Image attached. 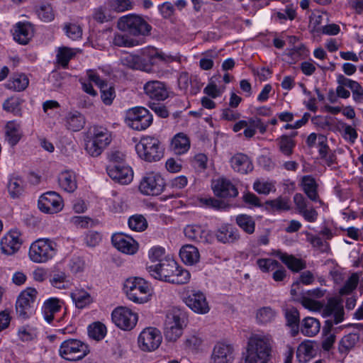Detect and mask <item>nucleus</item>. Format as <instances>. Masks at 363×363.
Listing matches in <instances>:
<instances>
[{"instance_id": "f257e3e1", "label": "nucleus", "mask_w": 363, "mask_h": 363, "mask_svg": "<svg viewBox=\"0 0 363 363\" xmlns=\"http://www.w3.org/2000/svg\"><path fill=\"white\" fill-rule=\"evenodd\" d=\"M344 308L342 304L335 298H330L323 308V315L324 317L333 316V319L327 320L323 328V340L322 341V348L325 351H329L333 347L335 342V335L332 333L333 325L338 324L344 320Z\"/></svg>"}, {"instance_id": "f03ea898", "label": "nucleus", "mask_w": 363, "mask_h": 363, "mask_svg": "<svg viewBox=\"0 0 363 363\" xmlns=\"http://www.w3.org/2000/svg\"><path fill=\"white\" fill-rule=\"evenodd\" d=\"M272 347V339L268 334H252L248 339L245 363H268Z\"/></svg>"}, {"instance_id": "7ed1b4c3", "label": "nucleus", "mask_w": 363, "mask_h": 363, "mask_svg": "<svg viewBox=\"0 0 363 363\" xmlns=\"http://www.w3.org/2000/svg\"><path fill=\"white\" fill-rule=\"evenodd\" d=\"M124 291L130 301L138 303L147 302L151 295L150 284L140 277L127 279L124 283Z\"/></svg>"}, {"instance_id": "20e7f679", "label": "nucleus", "mask_w": 363, "mask_h": 363, "mask_svg": "<svg viewBox=\"0 0 363 363\" xmlns=\"http://www.w3.org/2000/svg\"><path fill=\"white\" fill-rule=\"evenodd\" d=\"M87 344L78 339L69 338L64 340L59 348V355L69 362H77L84 359L89 353Z\"/></svg>"}, {"instance_id": "39448f33", "label": "nucleus", "mask_w": 363, "mask_h": 363, "mask_svg": "<svg viewBox=\"0 0 363 363\" xmlns=\"http://www.w3.org/2000/svg\"><path fill=\"white\" fill-rule=\"evenodd\" d=\"M138 156L149 162L159 161L163 157V150L157 138L145 136L135 146Z\"/></svg>"}, {"instance_id": "423d86ee", "label": "nucleus", "mask_w": 363, "mask_h": 363, "mask_svg": "<svg viewBox=\"0 0 363 363\" xmlns=\"http://www.w3.org/2000/svg\"><path fill=\"white\" fill-rule=\"evenodd\" d=\"M118 28L135 36L147 35L152 29L145 19L133 13L121 17L118 21Z\"/></svg>"}, {"instance_id": "0eeeda50", "label": "nucleus", "mask_w": 363, "mask_h": 363, "mask_svg": "<svg viewBox=\"0 0 363 363\" xmlns=\"http://www.w3.org/2000/svg\"><path fill=\"white\" fill-rule=\"evenodd\" d=\"M56 254V244L50 239L40 238L33 242L29 249L30 259L43 263L52 259Z\"/></svg>"}, {"instance_id": "6e6552de", "label": "nucleus", "mask_w": 363, "mask_h": 363, "mask_svg": "<svg viewBox=\"0 0 363 363\" xmlns=\"http://www.w3.org/2000/svg\"><path fill=\"white\" fill-rule=\"evenodd\" d=\"M37 294L34 288H27L19 294L16 302V312L19 318L26 320L35 313Z\"/></svg>"}, {"instance_id": "1a4fd4ad", "label": "nucleus", "mask_w": 363, "mask_h": 363, "mask_svg": "<svg viewBox=\"0 0 363 363\" xmlns=\"http://www.w3.org/2000/svg\"><path fill=\"white\" fill-rule=\"evenodd\" d=\"M184 314L179 310H172L166 315L164 335L169 342H175L183 332Z\"/></svg>"}, {"instance_id": "9d476101", "label": "nucleus", "mask_w": 363, "mask_h": 363, "mask_svg": "<svg viewBox=\"0 0 363 363\" xmlns=\"http://www.w3.org/2000/svg\"><path fill=\"white\" fill-rule=\"evenodd\" d=\"M152 115L143 107L129 109L125 118L127 125L136 130H145L152 124Z\"/></svg>"}, {"instance_id": "9b49d317", "label": "nucleus", "mask_w": 363, "mask_h": 363, "mask_svg": "<svg viewBox=\"0 0 363 363\" xmlns=\"http://www.w3.org/2000/svg\"><path fill=\"white\" fill-rule=\"evenodd\" d=\"M165 182L158 173H147L141 179L139 184L140 191L147 196H158L162 193Z\"/></svg>"}, {"instance_id": "f8f14e48", "label": "nucleus", "mask_w": 363, "mask_h": 363, "mask_svg": "<svg viewBox=\"0 0 363 363\" xmlns=\"http://www.w3.org/2000/svg\"><path fill=\"white\" fill-rule=\"evenodd\" d=\"M162 340V334L157 328L148 327L140 333L138 344L142 351L152 352L160 347Z\"/></svg>"}, {"instance_id": "ddd939ff", "label": "nucleus", "mask_w": 363, "mask_h": 363, "mask_svg": "<svg viewBox=\"0 0 363 363\" xmlns=\"http://www.w3.org/2000/svg\"><path fill=\"white\" fill-rule=\"evenodd\" d=\"M113 322L121 329L130 330L138 321V315L126 307L116 308L111 314Z\"/></svg>"}, {"instance_id": "4468645a", "label": "nucleus", "mask_w": 363, "mask_h": 363, "mask_svg": "<svg viewBox=\"0 0 363 363\" xmlns=\"http://www.w3.org/2000/svg\"><path fill=\"white\" fill-rule=\"evenodd\" d=\"M176 265L174 260L164 259L155 265L149 266L147 270L155 279L170 283L176 271Z\"/></svg>"}, {"instance_id": "2eb2a0df", "label": "nucleus", "mask_w": 363, "mask_h": 363, "mask_svg": "<svg viewBox=\"0 0 363 363\" xmlns=\"http://www.w3.org/2000/svg\"><path fill=\"white\" fill-rule=\"evenodd\" d=\"M63 201L59 194L55 191H48L38 200L39 209L46 213H56L63 208Z\"/></svg>"}, {"instance_id": "dca6fc26", "label": "nucleus", "mask_w": 363, "mask_h": 363, "mask_svg": "<svg viewBox=\"0 0 363 363\" xmlns=\"http://www.w3.org/2000/svg\"><path fill=\"white\" fill-rule=\"evenodd\" d=\"M140 56L147 60L150 70L152 65H156L159 62L167 64L179 60V57L165 54L154 47L141 49Z\"/></svg>"}, {"instance_id": "f3484780", "label": "nucleus", "mask_w": 363, "mask_h": 363, "mask_svg": "<svg viewBox=\"0 0 363 363\" xmlns=\"http://www.w3.org/2000/svg\"><path fill=\"white\" fill-rule=\"evenodd\" d=\"M186 306L195 313L206 314L210 307L203 293L199 291H192L184 299Z\"/></svg>"}, {"instance_id": "a211bd4d", "label": "nucleus", "mask_w": 363, "mask_h": 363, "mask_svg": "<svg viewBox=\"0 0 363 363\" xmlns=\"http://www.w3.org/2000/svg\"><path fill=\"white\" fill-rule=\"evenodd\" d=\"M106 170L108 176L113 180L121 184H127L133 179V173L131 168L121 164H110L107 167Z\"/></svg>"}, {"instance_id": "6ab92c4d", "label": "nucleus", "mask_w": 363, "mask_h": 363, "mask_svg": "<svg viewBox=\"0 0 363 363\" xmlns=\"http://www.w3.org/2000/svg\"><path fill=\"white\" fill-rule=\"evenodd\" d=\"M212 189L214 194L220 198H235L238 194L235 186L225 178H219L213 181Z\"/></svg>"}, {"instance_id": "aec40b11", "label": "nucleus", "mask_w": 363, "mask_h": 363, "mask_svg": "<svg viewBox=\"0 0 363 363\" xmlns=\"http://www.w3.org/2000/svg\"><path fill=\"white\" fill-rule=\"evenodd\" d=\"M0 245L4 254L7 255L15 254L22 245L21 233L16 230H11L1 238Z\"/></svg>"}, {"instance_id": "412c9836", "label": "nucleus", "mask_w": 363, "mask_h": 363, "mask_svg": "<svg viewBox=\"0 0 363 363\" xmlns=\"http://www.w3.org/2000/svg\"><path fill=\"white\" fill-rule=\"evenodd\" d=\"M234 348L231 345L217 343L213 350L211 363H232L234 359Z\"/></svg>"}, {"instance_id": "4be33fe9", "label": "nucleus", "mask_w": 363, "mask_h": 363, "mask_svg": "<svg viewBox=\"0 0 363 363\" xmlns=\"http://www.w3.org/2000/svg\"><path fill=\"white\" fill-rule=\"evenodd\" d=\"M112 243L119 251L133 255L135 253L138 248V245L132 238L123 234H115L111 238Z\"/></svg>"}, {"instance_id": "5701e85b", "label": "nucleus", "mask_w": 363, "mask_h": 363, "mask_svg": "<svg viewBox=\"0 0 363 363\" xmlns=\"http://www.w3.org/2000/svg\"><path fill=\"white\" fill-rule=\"evenodd\" d=\"M217 240L223 244H232L240 240L238 230L230 224H223L215 233Z\"/></svg>"}, {"instance_id": "b1692460", "label": "nucleus", "mask_w": 363, "mask_h": 363, "mask_svg": "<svg viewBox=\"0 0 363 363\" xmlns=\"http://www.w3.org/2000/svg\"><path fill=\"white\" fill-rule=\"evenodd\" d=\"M144 91L147 96L156 101H164L169 94L165 84L160 81H150L144 85Z\"/></svg>"}, {"instance_id": "393cba45", "label": "nucleus", "mask_w": 363, "mask_h": 363, "mask_svg": "<svg viewBox=\"0 0 363 363\" xmlns=\"http://www.w3.org/2000/svg\"><path fill=\"white\" fill-rule=\"evenodd\" d=\"M300 289V281L293 283L291 288V295L294 297V299L299 301L302 306L311 311H320L323 308V305L319 301L313 300L306 296L297 297L298 291Z\"/></svg>"}, {"instance_id": "a878e982", "label": "nucleus", "mask_w": 363, "mask_h": 363, "mask_svg": "<svg viewBox=\"0 0 363 363\" xmlns=\"http://www.w3.org/2000/svg\"><path fill=\"white\" fill-rule=\"evenodd\" d=\"M33 35V28L30 23H18L15 27L13 39L20 44H27Z\"/></svg>"}, {"instance_id": "bb28decb", "label": "nucleus", "mask_w": 363, "mask_h": 363, "mask_svg": "<svg viewBox=\"0 0 363 363\" xmlns=\"http://www.w3.org/2000/svg\"><path fill=\"white\" fill-rule=\"evenodd\" d=\"M232 168L240 174H247L252 171L253 165L250 158L245 154L238 153L230 160Z\"/></svg>"}, {"instance_id": "cd10ccee", "label": "nucleus", "mask_w": 363, "mask_h": 363, "mask_svg": "<svg viewBox=\"0 0 363 363\" xmlns=\"http://www.w3.org/2000/svg\"><path fill=\"white\" fill-rule=\"evenodd\" d=\"M123 65L133 69L150 72L149 64L139 55H128L121 59Z\"/></svg>"}, {"instance_id": "c85d7f7f", "label": "nucleus", "mask_w": 363, "mask_h": 363, "mask_svg": "<svg viewBox=\"0 0 363 363\" xmlns=\"http://www.w3.org/2000/svg\"><path fill=\"white\" fill-rule=\"evenodd\" d=\"M5 135L9 145H16L22 137L21 124L15 121H9L5 126Z\"/></svg>"}, {"instance_id": "c756f323", "label": "nucleus", "mask_w": 363, "mask_h": 363, "mask_svg": "<svg viewBox=\"0 0 363 363\" xmlns=\"http://www.w3.org/2000/svg\"><path fill=\"white\" fill-rule=\"evenodd\" d=\"M275 255L293 272H298L306 268L305 262L294 255L281 251L276 252Z\"/></svg>"}, {"instance_id": "7c9ffc66", "label": "nucleus", "mask_w": 363, "mask_h": 363, "mask_svg": "<svg viewBox=\"0 0 363 363\" xmlns=\"http://www.w3.org/2000/svg\"><path fill=\"white\" fill-rule=\"evenodd\" d=\"M91 138L96 143H99L101 146L106 147L111 141V133L104 127L102 126H93L89 130Z\"/></svg>"}, {"instance_id": "2f4dec72", "label": "nucleus", "mask_w": 363, "mask_h": 363, "mask_svg": "<svg viewBox=\"0 0 363 363\" xmlns=\"http://www.w3.org/2000/svg\"><path fill=\"white\" fill-rule=\"evenodd\" d=\"M58 183L64 191L69 193L74 192L77 188L75 175L69 171H65L60 174Z\"/></svg>"}, {"instance_id": "473e14b6", "label": "nucleus", "mask_w": 363, "mask_h": 363, "mask_svg": "<svg viewBox=\"0 0 363 363\" xmlns=\"http://www.w3.org/2000/svg\"><path fill=\"white\" fill-rule=\"evenodd\" d=\"M190 147L189 138L184 133L177 134L171 143V148L176 155H182L186 152Z\"/></svg>"}, {"instance_id": "72a5a7b5", "label": "nucleus", "mask_w": 363, "mask_h": 363, "mask_svg": "<svg viewBox=\"0 0 363 363\" xmlns=\"http://www.w3.org/2000/svg\"><path fill=\"white\" fill-rule=\"evenodd\" d=\"M286 320V325L291 328L292 336H296L298 333L299 329V313L294 307L287 308L284 312Z\"/></svg>"}, {"instance_id": "f704fd0d", "label": "nucleus", "mask_w": 363, "mask_h": 363, "mask_svg": "<svg viewBox=\"0 0 363 363\" xmlns=\"http://www.w3.org/2000/svg\"><path fill=\"white\" fill-rule=\"evenodd\" d=\"M179 255L182 260L189 265L198 262L200 257L198 249L191 245L183 246L180 250Z\"/></svg>"}, {"instance_id": "c9c22d12", "label": "nucleus", "mask_w": 363, "mask_h": 363, "mask_svg": "<svg viewBox=\"0 0 363 363\" xmlns=\"http://www.w3.org/2000/svg\"><path fill=\"white\" fill-rule=\"evenodd\" d=\"M303 189L307 196L313 201H316L318 199L317 192L318 185L315 179L310 176H304L302 179Z\"/></svg>"}, {"instance_id": "e433bc0d", "label": "nucleus", "mask_w": 363, "mask_h": 363, "mask_svg": "<svg viewBox=\"0 0 363 363\" xmlns=\"http://www.w3.org/2000/svg\"><path fill=\"white\" fill-rule=\"evenodd\" d=\"M61 306L59 304V299L51 298L47 300L43 305V311L45 320L51 323L54 318V314L58 312Z\"/></svg>"}, {"instance_id": "4c0bfd02", "label": "nucleus", "mask_w": 363, "mask_h": 363, "mask_svg": "<svg viewBox=\"0 0 363 363\" xmlns=\"http://www.w3.org/2000/svg\"><path fill=\"white\" fill-rule=\"evenodd\" d=\"M279 150L285 156L290 157L296 146L294 139L286 135H283L276 140Z\"/></svg>"}, {"instance_id": "58836bf2", "label": "nucleus", "mask_w": 363, "mask_h": 363, "mask_svg": "<svg viewBox=\"0 0 363 363\" xmlns=\"http://www.w3.org/2000/svg\"><path fill=\"white\" fill-rule=\"evenodd\" d=\"M320 328V323L316 318L307 317L303 320L301 333L308 337L315 335Z\"/></svg>"}, {"instance_id": "ea45409f", "label": "nucleus", "mask_w": 363, "mask_h": 363, "mask_svg": "<svg viewBox=\"0 0 363 363\" xmlns=\"http://www.w3.org/2000/svg\"><path fill=\"white\" fill-rule=\"evenodd\" d=\"M85 119L82 114L75 111L69 113L67 116V126L72 131H79L83 128Z\"/></svg>"}, {"instance_id": "a19ab883", "label": "nucleus", "mask_w": 363, "mask_h": 363, "mask_svg": "<svg viewBox=\"0 0 363 363\" xmlns=\"http://www.w3.org/2000/svg\"><path fill=\"white\" fill-rule=\"evenodd\" d=\"M276 311L269 306H264L256 311V321L258 324H267L272 322L276 317Z\"/></svg>"}, {"instance_id": "79ce46f5", "label": "nucleus", "mask_w": 363, "mask_h": 363, "mask_svg": "<svg viewBox=\"0 0 363 363\" xmlns=\"http://www.w3.org/2000/svg\"><path fill=\"white\" fill-rule=\"evenodd\" d=\"M184 233L187 238L196 242H207L208 232L202 230L199 226L188 225L184 229Z\"/></svg>"}, {"instance_id": "37998d69", "label": "nucleus", "mask_w": 363, "mask_h": 363, "mask_svg": "<svg viewBox=\"0 0 363 363\" xmlns=\"http://www.w3.org/2000/svg\"><path fill=\"white\" fill-rule=\"evenodd\" d=\"M359 337L357 333H350L345 335L340 341L338 350L342 354H347L359 341Z\"/></svg>"}, {"instance_id": "c03bdc74", "label": "nucleus", "mask_w": 363, "mask_h": 363, "mask_svg": "<svg viewBox=\"0 0 363 363\" xmlns=\"http://www.w3.org/2000/svg\"><path fill=\"white\" fill-rule=\"evenodd\" d=\"M237 225L248 234H252L255 229V222L253 218L246 214H240L236 217Z\"/></svg>"}, {"instance_id": "a18cd8bd", "label": "nucleus", "mask_w": 363, "mask_h": 363, "mask_svg": "<svg viewBox=\"0 0 363 363\" xmlns=\"http://www.w3.org/2000/svg\"><path fill=\"white\" fill-rule=\"evenodd\" d=\"M71 297L78 308H83L91 302L90 295L82 290L74 291L71 294Z\"/></svg>"}, {"instance_id": "49530a36", "label": "nucleus", "mask_w": 363, "mask_h": 363, "mask_svg": "<svg viewBox=\"0 0 363 363\" xmlns=\"http://www.w3.org/2000/svg\"><path fill=\"white\" fill-rule=\"evenodd\" d=\"M106 328L100 322H95L88 328L89 336L96 340H102L106 335Z\"/></svg>"}, {"instance_id": "de8ad7c7", "label": "nucleus", "mask_w": 363, "mask_h": 363, "mask_svg": "<svg viewBox=\"0 0 363 363\" xmlns=\"http://www.w3.org/2000/svg\"><path fill=\"white\" fill-rule=\"evenodd\" d=\"M29 84V79L26 75L18 74L13 77L9 82V87L17 91H23L27 88Z\"/></svg>"}, {"instance_id": "09e8293b", "label": "nucleus", "mask_w": 363, "mask_h": 363, "mask_svg": "<svg viewBox=\"0 0 363 363\" xmlns=\"http://www.w3.org/2000/svg\"><path fill=\"white\" fill-rule=\"evenodd\" d=\"M129 228L135 231L142 232L147 228V222L142 215H134L128 219Z\"/></svg>"}, {"instance_id": "8fccbe9b", "label": "nucleus", "mask_w": 363, "mask_h": 363, "mask_svg": "<svg viewBox=\"0 0 363 363\" xmlns=\"http://www.w3.org/2000/svg\"><path fill=\"white\" fill-rule=\"evenodd\" d=\"M190 278L191 274L189 272L181 267H179L177 264L176 271L174 272V274L170 283L176 284H185L189 281Z\"/></svg>"}, {"instance_id": "3c124183", "label": "nucleus", "mask_w": 363, "mask_h": 363, "mask_svg": "<svg viewBox=\"0 0 363 363\" xmlns=\"http://www.w3.org/2000/svg\"><path fill=\"white\" fill-rule=\"evenodd\" d=\"M112 43L114 45L118 47L130 48L138 45V41L136 40L132 39L128 35L121 33L114 34Z\"/></svg>"}, {"instance_id": "603ef678", "label": "nucleus", "mask_w": 363, "mask_h": 363, "mask_svg": "<svg viewBox=\"0 0 363 363\" xmlns=\"http://www.w3.org/2000/svg\"><path fill=\"white\" fill-rule=\"evenodd\" d=\"M75 52L71 48L63 47L58 50L57 55V62L63 67L68 65L69 60L74 56Z\"/></svg>"}, {"instance_id": "864d4df0", "label": "nucleus", "mask_w": 363, "mask_h": 363, "mask_svg": "<svg viewBox=\"0 0 363 363\" xmlns=\"http://www.w3.org/2000/svg\"><path fill=\"white\" fill-rule=\"evenodd\" d=\"M23 182L19 178L11 179L8 184V190L12 198L18 197L23 191Z\"/></svg>"}, {"instance_id": "5fc2aeb1", "label": "nucleus", "mask_w": 363, "mask_h": 363, "mask_svg": "<svg viewBox=\"0 0 363 363\" xmlns=\"http://www.w3.org/2000/svg\"><path fill=\"white\" fill-rule=\"evenodd\" d=\"M313 346L307 343H301L296 352V356L299 362H307L313 355Z\"/></svg>"}, {"instance_id": "6e6d98bb", "label": "nucleus", "mask_w": 363, "mask_h": 363, "mask_svg": "<svg viewBox=\"0 0 363 363\" xmlns=\"http://www.w3.org/2000/svg\"><path fill=\"white\" fill-rule=\"evenodd\" d=\"M3 108L7 111L13 113L15 116H21L22 115L21 108V102L18 99H8L3 104Z\"/></svg>"}, {"instance_id": "4d7b16f0", "label": "nucleus", "mask_w": 363, "mask_h": 363, "mask_svg": "<svg viewBox=\"0 0 363 363\" xmlns=\"http://www.w3.org/2000/svg\"><path fill=\"white\" fill-rule=\"evenodd\" d=\"M307 240L313 247L317 248L322 252H327L330 250V245L328 242L323 241L320 237L312 234H307Z\"/></svg>"}, {"instance_id": "13d9d810", "label": "nucleus", "mask_w": 363, "mask_h": 363, "mask_svg": "<svg viewBox=\"0 0 363 363\" xmlns=\"http://www.w3.org/2000/svg\"><path fill=\"white\" fill-rule=\"evenodd\" d=\"M257 264L260 270L265 273L279 267V262L271 258L259 259L257 261Z\"/></svg>"}, {"instance_id": "bf43d9fd", "label": "nucleus", "mask_w": 363, "mask_h": 363, "mask_svg": "<svg viewBox=\"0 0 363 363\" xmlns=\"http://www.w3.org/2000/svg\"><path fill=\"white\" fill-rule=\"evenodd\" d=\"M358 281L359 277L357 274L353 273L346 281L344 286L340 289V294L341 295L350 294L357 286Z\"/></svg>"}, {"instance_id": "052dcab7", "label": "nucleus", "mask_w": 363, "mask_h": 363, "mask_svg": "<svg viewBox=\"0 0 363 363\" xmlns=\"http://www.w3.org/2000/svg\"><path fill=\"white\" fill-rule=\"evenodd\" d=\"M110 6L114 11L121 13L131 10L133 4L130 0H111Z\"/></svg>"}, {"instance_id": "680f3d73", "label": "nucleus", "mask_w": 363, "mask_h": 363, "mask_svg": "<svg viewBox=\"0 0 363 363\" xmlns=\"http://www.w3.org/2000/svg\"><path fill=\"white\" fill-rule=\"evenodd\" d=\"M105 147L94 141L91 138L86 140L85 144V150L89 155L92 157H98L103 152Z\"/></svg>"}, {"instance_id": "e2e57ef3", "label": "nucleus", "mask_w": 363, "mask_h": 363, "mask_svg": "<svg viewBox=\"0 0 363 363\" xmlns=\"http://www.w3.org/2000/svg\"><path fill=\"white\" fill-rule=\"evenodd\" d=\"M266 204L269 206L272 210L287 211L290 208L288 199L281 197L274 200L267 201Z\"/></svg>"}, {"instance_id": "0e129e2a", "label": "nucleus", "mask_w": 363, "mask_h": 363, "mask_svg": "<svg viewBox=\"0 0 363 363\" xmlns=\"http://www.w3.org/2000/svg\"><path fill=\"white\" fill-rule=\"evenodd\" d=\"M36 12L40 18L44 21H50L54 18V14L51 6L48 4L40 5Z\"/></svg>"}, {"instance_id": "69168bd1", "label": "nucleus", "mask_w": 363, "mask_h": 363, "mask_svg": "<svg viewBox=\"0 0 363 363\" xmlns=\"http://www.w3.org/2000/svg\"><path fill=\"white\" fill-rule=\"evenodd\" d=\"M64 30L67 35L72 40H77L82 37V30L81 27L77 24L67 23L65 25Z\"/></svg>"}, {"instance_id": "338daca9", "label": "nucleus", "mask_w": 363, "mask_h": 363, "mask_svg": "<svg viewBox=\"0 0 363 363\" xmlns=\"http://www.w3.org/2000/svg\"><path fill=\"white\" fill-rule=\"evenodd\" d=\"M101 96V98L103 102L106 105H110L112 104L113 99L115 98V91L112 86H108L107 83L100 88Z\"/></svg>"}, {"instance_id": "774afa93", "label": "nucleus", "mask_w": 363, "mask_h": 363, "mask_svg": "<svg viewBox=\"0 0 363 363\" xmlns=\"http://www.w3.org/2000/svg\"><path fill=\"white\" fill-rule=\"evenodd\" d=\"M72 221L76 226L81 228H88L95 225L94 221L86 216H74Z\"/></svg>"}]
</instances>
